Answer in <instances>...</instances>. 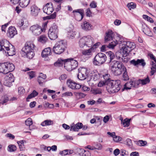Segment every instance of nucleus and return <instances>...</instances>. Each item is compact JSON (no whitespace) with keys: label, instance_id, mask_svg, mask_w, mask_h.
<instances>
[{"label":"nucleus","instance_id":"f257e3e1","mask_svg":"<svg viewBox=\"0 0 156 156\" xmlns=\"http://www.w3.org/2000/svg\"><path fill=\"white\" fill-rule=\"evenodd\" d=\"M119 44H122V47L120 49L125 56L129 55V53L136 48V44L130 41H120L118 42Z\"/></svg>","mask_w":156,"mask_h":156},{"label":"nucleus","instance_id":"f03ea898","mask_svg":"<svg viewBox=\"0 0 156 156\" xmlns=\"http://www.w3.org/2000/svg\"><path fill=\"white\" fill-rule=\"evenodd\" d=\"M107 88L108 92L113 93L118 92L121 89L120 81L119 80H111L107 82Z\"/></svg>","mask_w":156,"mask_h":156},{"label":"nucleus","instance_id":"7ed1b4c3","mask_svg":"<svg viewBox=\"0 0 156 156\" xmlns=\"http://www.w3.org/2000/svg\"><path fill=\"white\" fill-rule=\"evenodd\" d=\"M94 43L93 38L89 35L82 37L79 41V46L81 48L91 47Z\"/></svg>","mask_w":156,"mask_h":156},{"label":"nucleus","instance_id":"20e7f679","mask_svg":"<svg viewBox=\"0 0 156 156\" xmlns=\"http://www.w3.org/2000/svg\"><path fill=\"white\" fill-rule=\"evenodd\" d=\"M66 43L63 40H61L56 43L53 48V51L56 54L62 53L66 48Z\"/></svg>","mask_w":156,"mask_h":156},{"label":"nucleus","instance_id":"39448f33","mask_svg":"<svg viewBox=\"0 0 156 156\" xmlns=\"http://www.w3.org/2000/svg\"><path fill=\"white\" fill-rule=\"evenodd\" d=\"M106 56L102 53L97 54L94 58L93 63L95 65L100 66L104 63L106 61Z\"/></svg>","mask_w":156,"mask_h":156},{"label":"nucleus","instance_id":"423d86ee","mask_svg":"<svg viewBox=\"0 0 156 156\" xmlns=\"http://www.w3.org/2000/svg\"><path fill=\"white\" fill-rule=\"evenodd\" d=\"M58 29L57 26L55 24H54L51 27L48 32V36L51 40H55L58 37Z\"/></svg>","mask_w":156,"mask_h":156},{"label":"nucleus","instance_id":"0eeeda50","mask_svg":"<svg viewBox=\"0 0 156 156\" xmlns=\"http://www.w3.org/2000/svg\"><path fill=\"white\" fill-rule=\"evenodd\" d=\"M30 30L33 34L35 36L40 35L43 31L41 27L37 24L31 26L30 28Z\"/></svg>","mask_w":156,"mask_h":156},{"label":"nucleus","instance_id":"6e6552de","mask_svg":"<svg viewBox=\"0 0 156 156\" xmlns=\"http://www.w3.org/2000/svg\"><path fill=\"white\" fill-rule=\"evenodd\" d=\"M35 47L34 44L29 42L26 43L25 46L22 49V55L25 54L28 52L34 50Z\"/></svg>","mask_w":156,"mask_h":156},{"label":"nucleus","instance_id":"1a4fd4ad","mask_svg":"<svg viewBox=\"0 0 156 156\" xmlns=\"http://www.w3.org/2000/svg\"><path fill=\"white\" fill-rule=\"evenodd\" d=\"M149 56L151 59H152L154 61H152L151 62V71L150 72L151 75H153L156 72V59L152 54H150L149 55Z\"/></svg>","mask_w":156,"mask_h":156},{"label":"nucleus","instance_id":"9d476101","mask_svg":"<svg viewBox=\"0 0 156 156\" xmlns=\"http://www.w3.org/2000/svg\"><path fill=\"white\" fill-rule=\"evenodd\" d=\"M44 13L48 15L51 14L53 11V4L51 3H48L43 8Z\"/></svg>","mask_w":156,"mask_h":156},{"label":"nucleus","instance_id":"9b49d317","mask_svg":"<svg viewBox=\"0 0 156 156\" xmlns=\"http://www.w3.org/2000/svg\"><path fill=\"white\" fill-rule=\"evenodd\" d=\"M87 69L85 68L81 69L78 75V78L80 80H83L86 79L88 73Z\"/></svg>","mask_w":156,"mask_h":156},{"label":"nucleus","instance_id":"f8f14e48","mask_svg":"<svg viewBox=\"0 0 156 156\" xmlns=\"http://www.w3.org/2000/svg\"><path fill=\"white\" fill-rule=\"evenodd\" d=\"M67 83L68 86L72 89H79L81 87V85L76 83L70 80H68Z\"/></svg>","mask_w":156,"mask_h":156},{"label":"nucleus","instance_id":"ddd939ff","mask_svg":"<svg viewBox=\"0 0 156 156\" xmlns=\"http://www.w3.org/2000/svg\"><path fill=\"white\" fill-rule=\"evenodd\" d=\"M130 63L134 66H137L138 65H139L143 67H144L146 64L144 60L143 59H137L136 61L133 59L130 61Z\"/></svg>","mask_w":156,"mask_h":156},{"label":"nucleus","instance_id":"4468645a","mask_svg":"<svg viewBox=\"0 0 156 156\" xmlns=\"http://www.w3.org/2000/svg\"><path fill=\"white\" fill-rule=\"evenodd\" d=\"M17 34V30L14 27L11 26L9 27L7 33L8 37L10 38H12Z\"/></svg>","mask_w":156,"mask_h":156},{"label":"nucleus","instance_id":"2eb2a0df","mask_svg":"<svg viewBox=\"0 0 156 156\" xmlns=\"http://www.w3.org/2000/svg\"><path fill=\"white\" fill-rule=\"evenodd\" d=\"M47 76L46 75L42 73H40L37 78V81L39 84L41 86L43 85L46 82Z\"/></svg>","mask_w":156,"mask_h":156},{"label":"nucleus","instance_id":"dca6fc26","mask_svg":"<svg viewBox=\"0 0 156 156\" xmlns=\"http://www.w3.org/2000/svg\"><path fill=\"white\" fill-rule=\"evenodd\" d=\"M111 69L124 67H125L121 62L115 60L111 62Z\"/></svg>","mask_w":156,"mask_h":156},{"label":"nucleus","instance_id":"f3484780","mask_svg":"<svg viewBox=\"0 0 156 156\" xmlns=\"http://www.w3.org/2000/svg\"><path fill=\"white\" fill-rule=\"evenodd\" d=\"M83 124L80 122H78L76 124H72L70 126V130L74 131H78L79 129L83 127Z\"/></svg>","mask_w":156,"mask_h":156},{"label":"nucleus","instance_id":"a211bd4d","mask_svg":"<svg viewBox=\"0 0 156 156\" xmlns=\"http://www.w3.org/2000/svg\"><path fill=\"white\" fill-rule=\"evenodd\" d=\"M40 9L36 5H33L30 7V13L33 16H36L39 12Z\"/></svg>","mask_w":156,"mask_h":156},{"label":"nucleus","instance_id":"6ab92c4d","mask_svg":"<svg viewBox=\"0 0 156 156\" xmlns=\"http://www.w3.org/2000/svg\"><path fill=\"white\" fill-rule=\"evenodd\" d=\"M5 64L6 66V71L7 74L13 71L15 67L12 63L6 62H5Z\"/></svg>","mask_w":156,"mask_h":156},{"label":"nucleus","instance_id":"aec40b11","mask_svg":"<svg viewBox=\"0 0 156 156\" xmlns=\"http://www.w3.org/2000/svg\"><path fill=\"white\" fill-rule=\"evenodd\" d=\"M142 30L143 32L146 35L150 36H152V33L150 31L149 28L145 24H142Z\"/></svg>","mask_w":156,"mask_h":156},{"label":"nucleus","instance_id":"412c9836","mask_svg":"<svg viewBox=\"0 0 156 156\" xmlns=\"http://www.w3.org/2000/svg\"><path fill=\"white\" fill-rule=\"evenodd\" d=\"M113 34L112 31H109L106 33V36L105 37V42L113 40Z\"/></svg>","mask_w":156,"mask_h":156},{"label":"nucleus","instance_id":"4be33fe9","mask_svg":"<svg viewBox=\"0 0 156 156\" xmlns=\"http://www.w3.org/2000/svg\"><path fill=\"white\" fill-rule=\"evenodd\" d=\"M124 69H126V68L125 67L112 69L111 70L115 75H119L121 74L122 71L124 70Z\"/></svg>","mask_w":156,"mask_h":156},{"label":"nucleus","instance_id":"5701e85b","mask_svg":"<svg viewBox=\"0 0 156 156\" xmlns=\"http://www.w3.org/2000/svg\"><path fill=\"white\" fill-rule=\"evenodd\" d=\"M51 50L49 47L45 48L41 53V56L43 57H47L51 55Z\"/></svg>","mask_w":156,"mask_h":156},{"label":"nucleus","instance_id":"b1692460","mask_svg":"<svg viewBox=\"0 0 156 156\" xmlns=\"http://www.w3.org/2000/svg\"><path fill=\"white\" fill-rule=\"evenodd\" d=\"M1 42V45L3 46V49L4 51H5L6 52V50L8 49L10 47V44L9 42L7 40H4L2 41Z\"/></svg>","mask_w":156,"mask_h":156},{"label":"nucleus","instance_id":"393cba45","mask_svg":"<svg viewBox=\"0 0 156 156\" xmlns=\"http://www.w3.org/2000/svg\"><path fill=\"white\" fill-rule=\"evenodd\" d=\"M81 27L82 29L86 31L90 30L92 29V26L89 23L86 21L83 22V24L81 25Z\"/></svg>","mask_w":156,"mask_h":156},{"label":"nucleus","instance_id":"a878e982","mask_svg":"<svg viewBox=\"0 0 156 156\" xmlns=\"http://www.w3.org/2000/svg\"><path fill=\"white\" fill-rule=\"evenodd\" d=\"M69 59H70V60L71 58ZM69 61V60H66L64 67L68 71H70L74 69L73 68L72 65H71Z\"/></svg>","mask_w":156,"mask_h":156},{"label":"nucleus","instance_id":"bb28decb","mask_svg":"<svg viewBox=\"0 0 156 156\" xmlns=\"http://www.w3.org/2000/svg\"><path fill=\"white\" fill-rule=\"evenodd\" d=\"M70 59H66L64 60L60 59H58L56 62L54 63V65L55 66H61L64 64L65 65V63L66 60H70Z\"/></svg>","mask_w":156,"mask_h":156},{"label":"nucleus","instance_id":"cd10ccee","mask_svg":"<svg viewBox=\"0 0 156 156\" xmlns=\"http://www.w3.org/2000/svg\"><path fill=\"white\" fill-rule=\"evenodd\" d=\"M6 51H7V53L9 56H12L15 53L14 47L12 45H11L10 47L7 49Z\"/></svg>","mask_w":156,"mask_h":156},{"label":"nucleus","instance_id":"c85d7f7f","mask_svg":"<svg viewBox=\"0 0 156 156\" xmlns=\"http://www.w3.org/2000/svg\"><path fill=\"white\" fill-rule=\"evenodd\" d=\"M118 43L117 41L116 40L115 41H113L109 43L108 45L105 44V48L107 50L109 48H113Z\"/></svg>","mask_w":156,"mask_h":156},{"label":"nucleus","instance_id":"c756f323","mask_svg":"<svg viewBox=\"0 0 156 156\" xmlns=\"http://www.w3.org/2000/svg\"><path fill=\"white\" fill-rule=\"evenodd\" d=\"M150 80L148 76L144 79H140L138 80V83L140 84L141 83L142 85H145L150 82Z\"/></svg>","mask_w":156,"mask_h":156},{"label":"nucleus","instance_id":"7c9ffc66","mask_svg":"<svg viewBox=\"0 0 156 156\" xmlns=\"http://www.w3.org/2000/svg\"><path fill=\"white\" fill-rule=\"evenodd\" d=\"M115 55L116 58L118 59H120V58H122V60L123 61L126 62L127 61L126 59V60H123V57H126V56H125L124 55L123 53L122 52V51H121V52L119 51H117L116 52Z\"/></svg>","mask_w":156,"mask_h":156},{"label":"nucleus","instance_id":"2f4dec72","mask_svg":"<svg viewBox=\"0 0 156 156\" xmlns=\"http://www.w3.org/2000/svg\"><path fill=\"white\" fill-rule=\"evenodd\" d=\"M6 67L5 62L0 63V73L4 74H7Z\"/></svg>","mask_w":156,"mask_h":156},{"label":"nucleus","instance_id":"473e14b6","mask_svg":"<svg viewBox=\"0 0 156 156\" xmlns=\"http://www.w3.org/2000/svg\"><path fill=\"white\" fill-rule=\"evenodd\" d=\"M38 94V93L36 90H34L33 92L29 95L26 98V100L27 101H29V99H30L37 96Z\"/></svg>","mask_w":156,"mask_h":156},{"label":"nucleus","instance_id":"72a5a7b5","mask_svg":"<svg viewBox=\"0 0 156 156\" xmlns=\"http://www.w3.org/2000/svg\"><path fill=\"white\" fill-rule=\"evenodd\" d=\"M23 55L26 56L29 59H31L33 58L34 55V50H33L27 53H26L25 54H24Z\"/></svg>","mask_w":156,"mask_h":156},{"label":"nucleus","instance_id":"f704fd0d","mask_svg":"<svg viewBox=\"0 0 156 156\" xmlns=\"http://www.w3.org/2000/svg\"><path fill=\"white\" fill-rule=\"evenodd\" d=\"M48 40L47 38L44 35H42L38 37V40L42 43H45Z\"/></svg>","mask_w":156,"mask_h":156},{"label":"nucleus","instance_id":"c9c22d12","mask_svg":"<svg viewBox=\"0 0 156 156\" xmlns=\"http://www.w3.org/2000/svg\"><path fill=\"white\" fill-rule=\"evenodd\" d=\"M71 58L70 60H69V61L73 69H75L78 66V62L76 60L73 59L72 58Z\"/></svg>","mask_w":156,"mask_h":156},{"label":"nucleus","instance_id":"e433bc0d","mask_svg":"<svg viewBox=\"0 0 156 156\" xmlns=\"http://www.w3.org/2000/svg\"><path fill=\"white\" fill-rule=\"evenodd\" d=\"M75 19L78 21H81L83 17L84 14H79L78 13H74V14Z\"/></svg>","mask_w":156,"mask_h":156},{"label":"nucleus","instance_id":"4c0bfd02","mask_svg":"<svg viewBox=\"0 0 156 156\" xmlns=\"http://www.w3.org/2000/svg\"><path fill=\"white\" fill-rule=\"evenodd\" d=\"M53 124V122L50 120H47L44 121L41 123L42 126H48L52 125Z\"/></svg>","mask_w":156,"mask_h":156},{"label":"nucleus","instance_id":"58836bf2","mask_svg":"<svg viewBox=\"0 0 156 156\" xmlns=\"http://www.w3.org/2000/svg\"><path fill=\"white\" fill-rule=\"evenodd\" d=\"M30 2V0H22V2H20V5L23 8L27 7Z\"/></svg>","mask_w":156,"mask_h":156},{"label":"nucleus","instance_id":"ea45409f","mask_svg":"<svg viewBox=\"0 0 156 156\" xmlns=\"http://www.w3.org/2000/svg\"><path fill=\"white\" fill-rule=\"evenodd\" d=\"M130 119L126 118L123 120L122 121V124L124 127H128L130 125Z\"/></svg>","mask_w":156,"mask_h":156},{"label":"nucleus","instance_id":"a19ab883","mask_svg":"<svg viewBox=\"0 0 156 156\" xmlns=\"http://www.w3.org/2000/svg\"><path fill=\"white\" fill-rule=\"evenodd\" d=\"M16 146L13 144H10L8 147V151L10 152H14L16 151Z\"/></svg>","mask_w":156,"mask_h":156},{"label":"nucleus","instance_id":"79ce46f5","mask_svg":"<svg viewBox=\"0 0 156 156\" xmlns=\"http://www.w3.org/2000/svg\"><path fill=\"white\" fill-rule=\"evenodd\" d=\"M19 145V148L21 151H23L24 150L25 147L24 145V141L23 140L18 141L17 142Z\"/></svg>","mask_w":156,"mask_h":156},{"label":"nucleus","instance_id":"37998d69","mask_svg":"<svg viewBox=\"0 0 156 156\" xmlns=\"http://www.w3.org/2000/svg\"><path fill=\"white\" fill-rule=\"evenodd\" d=\"M147 143L146 141L143 140H139L137 142L136 144L137 145L140 146H144L146 145Z\"/></svg>","mask_w":156,"mask_h":156},{"label":"nucleus","instance_id":"c03bdc74","mask_svg":"<svg viewBox=\"0 0 156 156\" xmlns=\"http://www.w3.org/2000/svg\"><path fill=\"white\" fill-rule=\"evenodd\" d=\"M93 50L92 48H90L88 50H84L82 51V54L85 55H88L90 54V53Z\"/></svg>","mask_w":156,"mask_h":156},{"label":"nucleus","instance_id":"a18cd8bd","mask_svg":"<svg viewBox=\"0 0 156 156\" xmlns=\"http://www.w3.org/2000/svg\"><path fill=\"white\" fill-rule=\"evenodd\" d=\"M129 9L131 10L132 9H133L136 8V5L134 3L131 2L128 4L127 5Z\"/></svg>","mask_w":156,"mask_h":156},{"label":"nucleus","instance_id":"49530a36","mask_svg":"<svg viewBox=\"0 0 156 156\" xmlns=\"http://www.w3.org/2000/svg\"><path fill=\"white\" fill-rule=\"evenodd\" d=\"M110 58V62H111L112 61V60L114 59L115 57V55L113 52L112 51H109L107 53Z\"/></svg>","mask_w":156,"mask_h":156},{"label":"nucleus","instance_id":"de8ad7c7","mask_svg":"<svg viewBox=\"0 0 156 156\" xmlns=\"http://www.w3.org/2000/svg\"><path fill=\"white\" fill-rule=\"evenodd\" d=\"M91 92L92 94H101V90L99 89H92Z\"/></svg>","mask_w":156,"mask_h":156},{"label":"nucleus","instance_id":"09e8293b","mask_svg":"<svg viewBox=\"0 0 156 156\" xmlns=\"http://www.w3.org/2000/svg\"><path fill=\"white\" fill-rule=\"evenodd\" d=\"M9 100V97L7 96H4L3 97V100H0V105L2 104H4V103H6Z\"/></svg>","mask_w":156,"mask_h":156},{"label":"nucleus","instance_id":"8fccbe9b","mask_svg":"<svg viewBox=\"0 0 156 156\" xmlns=\"http://www.w3.org/2000/svg\"><path fill=\"white\" fill-rule=\"evenodd\" d=\"M77 152L79 154L82 156L83 153L85 152V150L82 148H77L76 149Z\"/></svg>","mask_w":156,"mask_h":156},{"label":"nucleus","instance_id":"3c124183","mask_svg":"<svg viewBox=\"0 0 156 156\" xmlns=\"http://www.w3.org/2000/svg\"><path fill=\"white\" fill-rule=\"evenodd\" d=\"M131 84V87H137L139 85V83H138V80L136 81H130Z\"/></svg>","mask_w":156,"mask_h":156},{"label":"nucleus","instance_id":"603ef678","mask_svg":"<svg viewBox=\"0 0 156 156\" xmlns=\"http://www.w3.org/2000/svg\"><path fill=\"white\" fill-rule=\"evenodd\" d=\"M125 70L123 75L122 78L123 80L125 81H126L129 79V77L127 74V72L126 69Z\"/></svg>","mask_w":156,"mask_h":156},{"label":"nucleus","instance_id":"864d4df0","mask_svg":"<svg viewBox=\"0 0 156 156\" xmlns=\"http://www.w3.org/2000/svg\"><path fill=\"white\" fill-rule=\"evenodd\" d=\"M25 123L27 126H30L32 124L33 122L31 118H29L25 122Z\"/></svg>","mask_w":156,"mask_h":156},{"label":"nucleus","instance_id":"5fc2aeb1","mask_svg":"<svg viewBox=\"0 0 156 156\" xmlns=\"http://www.w3.org/2000/svg\"><path fill=\"white\" fill-rule=\"evenodd\" d=\"M73 12L74 13H78L79 14H84V10L83 9H79L75 10L73 11Z\"/></svg>","mask_w":156,"mask_h":156},{"label":"nucleus","instance_id":"6e6d98bb","mask_svg":"<svg viewBox=\"0 0 156 156\" xmlns=\"http://www.w3.org/2000/svg\"><path fill=\"white\" fill-rule=\"evenodd\" d=\"M113 138V140L116 142L121 141L122 140V138L121 137L119 136H116L115 135L114 136Z\"/></svg>","mask_w":156,"mask_h":156},{"label":"nucleus","instance_id":"4d7b16f0","mask_svg":"<svg viewBox=\"0 0 156 156\" xmlns=\"http://www.w3.org/2000/svg\"><path fill=\"white\" fill-rule=\"evenodd\" d=\"M131 84L129 81V82H127L124 85V89L128 90L130 89L131 88Z\"/></svg>","mask_w":156,"mask_h":156},{"label":"nucleus","instance_id":"13d9d810","mask_svg":"<svg viewBox=\"0 0 156 156\" xmlns=\"http://www.w3.org/2000/svg\"><path fill=\"white\" fill-rule=\"evenodd\" d=\"M73 96V93L71 92H67L63 93L62 95V97L72 96Z\"/></svg>","mask_w":156,"mask_h":156},{"label":"nucleus","instance_id":"bf43d9fd","mask_svg":"<svg viewBox=\"0 0 156 156\" xmlns=\"http://www.w3.org/2000/svg\"><path fill=\"white\" fill-rule=\"evenodd\" d=\"M18 92L20 94H22L25 92V90L23 87H19L18 88Z\"/></svg>","mask_w":156,"mask_h":156},{"label":"nucleus","instance_id":"052dcab7","mask_svg":"<svg viewBox=\"0 0 156 156\" xmlns=\"http://www.w3.org/2000/svg\"><path fill=\"white\" fill-rule=\"evenodd\" d=\"M107 81H101L98 83V86L99 87H101L104 85H107Z\"/></svg>","mask_w":156,"mask_h":156},{"label":"nucleus","instance_id":"680f3d73","mask_svg":"<svg viewBox=\"0 0 156 156\" xmlns=\"http://www.w3.org/2000/svg\"><path fill=\"white\" fill-rule=\"evenodd\" d=\"M68 150H65L63 151H60L59 152V154L61 155L62 156L63 155H66L68 154Z\"/></svg>","mask_w":156,"mask_h":156},{"label":"nucleus","instance_id":"e2e57ef3","mask_svg":"<svg viewBox=\"0 0 156 156\" xmlns=\"http://www.w3.org/2000/svg\"><path fill=\"white\" fill-rule=\"evenodd\" d=\"M86 16H91L92 12H91L90 8H87L86 9Z\"/></svg>","mask_w":156,"mask_h":156},{"label":"nucleus","instance_id":"0e129e2a","mask_svg":"<svg viewBox=\"0 0 156 156\" xmlns=\"http://www.w3.org/2000/svg\"><path fill=\"white\" fill-rule=\"evenodd\" d=\"M13 76V75L12 74L10 73L9 74V77L8 79L9 80V82L10 83V85L11 84V83L14 81V80L13 78L12 77Z\"/></svg>","mask_w":156,"mask_h":156},{"label":"nucleus","instance_id":"69168bd1","mask_svg":"<svg viewBox=\"0 0 156 156\" xmlns=\"http://www.w3.org/2000/svg\"><path fill=\"white\" fill-rule=\"evenodd\" d=\"M90 6L92 8H95L97 7V3L94 1H93L90 3Z\"/></svg>","mask_w":156,"mask_h":156},{"label":"nucleus","instance_id":"338daca9","mask_svg":"<svg viewBox=\"0 0 156 156\" xmlns=\"http://www.w3.org/2000/svg\"><path fill=\"white\" fill-rule=\"evenodd\" d=\"M102 146L100 144H98L95 145L94 146L95 149H97L98 150H101L102 148Z\"/></svg>","mask_w":156,"mask_h":156},{"label":"nucleus","instance_id":"774afa93","mask_svg":"<svg viewBox=\"0 0 156 156\" xmlns=\"http://www.w3.org/2000/svg\"><path fill=\"white\" fill-rule=\"evenodd\" d=\"M28 75L30 76V79H31L33 77H34L35 76V72L33 71H30L28 73Z\"/></svg>","mask_w":156,"mask_h":156}]
</instances>
